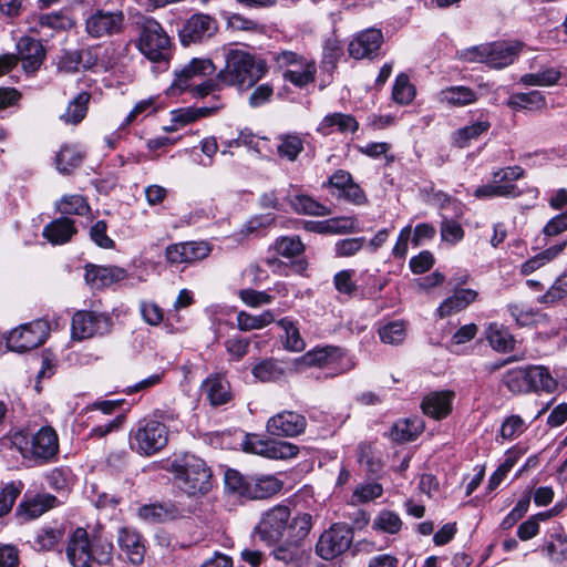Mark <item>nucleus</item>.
Returning <instances> with one entry per match:
<instances>
[{
    "label": "nucleus",
    "mask_w": 567,
    "mask_h": 567,
    "mask_svg": "<svg viewBox=\"0 0 567 567\" xmlns=\"http://www.w3.org/2000/svg\"><path fill=\"white\" fill-rule=\"evenodd\" d=\"M289 518L290 511L287 506H275L264 514L261 520L256 526V533L261 540L274 544L288 530Z\"/></svg>",
    "instance_id": "obj_11"
},
{
    "label": "nucleus",
    "mask_w": 567,
    "mask_h": 567,
    "mask_svg": "<svg viewBox=\"0 0 567 567\" xmlns=\"http://www.w3.org/2000/svg\"><path fill=\"white\" fill-rule=\"evenodd\" d=\"M252 87L254 90L248 97V104L250 107L257 109L271 101L274 95V86L271 84L262 83Z\"/></svg>",
    "instance_id": "obj_62"
},
{
    "label": "nucleus",
    "mask_w": 567,
    "mask_h": 567,
    "mask_svg": "<svg viewBox=\"0 0 567 567\" xmlns=\"http://www.w3.org/2000/svg\"><path fill=\"white\" fill-rule=\"evenodd\" d=\"M487 49V65L502 69L514 62L520 51V45L518 43L495 42L488 43Z\"/></svg>",
    "instance_id": "obj_25"
},
{
    "label": "nucleus",
    "mask_w": 567,
    "mask_h": 567,
    "mask_svg": "<svg viewBox=\"0 0 567 567\" xmlns=\"http://www.w3.org/2000/svg\"><path fill=\"white\" fill-rule=\"evenodd\" d=\"M58 498L51 494H37L20 503L18 513L28 519H33L41 516L47 511L58 506Z\"/></svg>",
    "instance_id": "obj_26"
},
{
    "label": "nucleus",
    "mask_w": 567,
    "mask_h": 567,
    "mask_svg": "<svg viewBox=\"0 0 567 567\" xmlns=\"http://www.w3.org/2000/svg\"><path fill=\"white\" fill-rule=\"evenodd\" d=\"M379 336L384 343L398 344L405 338V327L401 321H393L381 327Z\"/></svg>",
    "instance_id": "obj_57"
},
{
    "label": "nucleus",
    "mask_w": 567,
    "mask_h": 567,
    "mask_svg": "<svg viewBox=\"0 0 567 567\" xmlns=\"http://www.w3.org/2000/svg\"><path fill=\"white\" fill-rule=\"evenodd\" d=\"M224 59L225 65L219 70L218 79L225 87L252 89L269 70L262 58L243 49L226 50Z\"/></svg>",
    "instance_id": "obj_1"
},
{
    "label": "nucleus",
    "mask_w": 567,
    "mask_h": 567,
    "mask_svg": "<svg viewBox=\"0 0 567 567\" xmlns=\"http://www.w3.org/2000/svg\"><path fill=\"white\" fill-rule=\"evenodd\" d=\"M62 538V532L56 528L41 529L34 538V548L40 551L53 549Z\"/></svg>",
    "instance_id": "obj_54"
},
{
    "label": "nucleus",
    "mask_w": 567,
    "mask_h": 567,
    "mask_svg": "<svg viewBox=\"0 0 567 567\" xmlns=\"http://www.w3.org/2000/svg\"><path fill=\"white\" fill-rule=\"evenodd\" d=\"M227 27L236 31L261 32L264 27L257 21L246 18L240 13H231L227 17Z\"/></svg>",
    "instance_id": "obj_61"
},
{
    "label": "nucleus",
    "mask_w": 567,
    "mask_h": 567,
    "mask_svg": "<svg viewBox=\"0 0 567 567\" xmlns=\"http://www.w3.org/2000/svg\"><path fill=\"white\" fill-rule=\"evenodd\" d=\"M111 327V319L103 313L79 311L72 318V336L79 340L107 333Z\"/></svg>",
    "instance_id": "obj_12"
},
{
    "label": "nucleus",
    "mask_w": 567,
    "mask_h": 567,
    "mask_svg": "<svg viewBox=\"0 0 567 567\" xmlns=\"http://www.w3.org/2000/svg\"><path fill=\"white\" fill-rule=\"evenodd\" d=\"M491 347L498 352H509L514 349L515 340L503 324L491 323L486 332Z\"/></svg>",
    "instance_id": "obj_34"
},
{
    "label": "nucleus",
    "mask_w": 567,
    "mask_h": 567,
    "mask_svg": "<svg viewBox=\"0 0 567 567\" xmlns=\"http://www.w3.org/2000/svg\"><path fill=\"white\" fill-rule=\"evenodd\" d=\"M236 320L239 330L251 331L267 327L275 321V316L270 310H266L258 316H252L246 311H239Z\"/></svg>",
    "instance_id": "obj_39"
},
{
    "label": "nucleus",
    "mask_w": 567,
    "mask_h": 567,
    "mask_svg": "<svg viewBox=\"0 0 567 567\" xmlns=\"http://www.w3.org/2000/svg\"><path fill=\"white\" fill-rule=\"evenodd\" d=\"M249 485L250 478L244 477L238 471L229 468L225 472V486L228 491L247 497Z\"/></svg>",
    "instance_id": "obj_53"
},
{
    "label": "nucleus",
    "mask_w": 567,
    "mask_h": 567,
    "mask_svg": "<svg viewBox=\"0 0 567 567\" xmlns=\"http://www.w3.org/2000/svg\"><path fill=\"white\" fill-rule=\"evenodd\" d=\"M358 462L367 473L378 474L383 466L380 455L375 452L373 446L369 443H360L357 450Z\"/></svg>",
    "instance_id": "obj_41"
},
{
    "label": "nucleus",
    "mask_w": 567,
    "mask_h": 567,
    "mask_svg": "<svg viewBox=\"0 0 567 567\" xmlns=\"http://www.w3.org/2000/svg\"><path fill=\"white\" fill-rule=\"evenodd\" d=\"M508 311L519 326L534 323L538 315L532 307L524 303H511L508 305Z\"/></svg>",
    "instance_id": "obj_60"
},
{
    "label": "nucleus",
    "mask_w": 567,
    "mask_h": 567,
    "mask_svg": "<svg viewBox=\"0 0 567 567\" xmlns=\"http://www.w3.org/2000/svg\"><path fill=\"white\" fill-rule=\"evenodd\" d=\"M117 542L120 548L132 564L138 565L143 561L145 555V546L142 542L141 535L137 532L127 527H123L118 532Z\"/></svg>",
    "instance_id": "obj_24"
},
{
    "label": "nucleus",
    "mask_w": 567,
    "mask_h": 567,
    "mask_svg": "<svg viewBox=\"0 0 567 567\" xmlns=\"http://www.w3.org/2000/svg\"><path fill=\"white\" fill-rule=\"evenodd\" d=\"M282 488V483L272 475H265L250 478L247 498L264 499L278 493Z\"/></svg>",
    "instance_id": "obj_29"
},
{
    "label": "nucleus",
    "mask_w": 567,
    "mask_h": 567,
    "mask_svg": "<svg viewBox=\"0 0 567 567\" xmlns=\"http://www.w3.org/2000/svg\"><path fill=\"white\" fill-rule=\"evenodd\" d=\"M440 100L450 105L465 106L477 100V94L467 86H451L440 92Z\"/></svg>",
    "instance_id": "obj_36"
},
{
    "label": "nucleus",
    "mask_w": 567,
    "mask_h": 567,
    "mask_svg": "<svg viewBox=\"0 0 567 567\" xmlns=\"http://www.w3.org/2000/svg\"><path fill=\"white\" fill-rule=\"evenodd\" d=\"M312 526V517L309 514L298 515L288 525L289 537L291 539L301 540L310 532Z\"/></svg>",
    "instance_id": "obj_59"
},
{
    "label": "nucleus",
    "mask_w": 567,
    "mask_h": 567,
    "mask_svg": "<svg viewBox=\"0 0 567 567\" xmlns=\"http://www.w3.org/2000/svg\"><path fill=\"white\" fill-rule=\"evenodd\" d=\"M215 70V64L210 59H193L175 72V80L168 89V94L176 95L187 91L194 84V79L210 75Z\"/></svg>",
    "instance_id": "obj_13"
},
{
    "label": "nucleus",
    "mask_w": 567,
    "mask_h": 567,
    "mask_svg": "<svg viewBox=\"0 0 567 567\" xmlns=\"http://www.w3.org/2000/svg\"><path fill=\"white\" fill-rule=\"evenodd\" d=\"M275 248L279 255L287 258L298 256L305 250L303 244L296 236L277 239Z\"/></svg>",
    "instance_id": "obj_58"
},
{
    "label": "nucleus",
    "mask_w": 567,
    "mask_h": 567,
    "mask_svg": "<svg viewBox=\"0 0 567 567\" xmlns=\"http://www.w3.org/2000/svg\"><path fill=\"white\" fill-rule=\"evenodd\" d=\"M302 363L308 367L327 369L329 377L344 373L354 367V362L346 354L344 350L334 346L316 348L307 352L302 357Z\"/></svg>",
    "instance_id": "obj_7"
},
{
    "label": "nucleus",
    "mask_w": 567,
    "mask_h": 567,
    "mask_svg": "<svg viewBox=\"0 0 567 567\" xmlns=\"http://www.w3.org/2000/svg\"><path fill=\"white\" fill-rule=\"evenodd\" d=\"M127 278V271L116 266L87 265L85 281L92 288L100 289Z\"/></svg>",
    "instance_id": "obj_19"
},
{
    "label": "nucleus",
    "mask_w": 567,
    "mask_h": 567,
    "mask_svg": "<svg viewBox=\"0 0 567 567\" xmlns=\"http://www.w3.org/2000/svg\"><path fill=\"white\" fill-rule=\"evenodd\" d=\"M217 31V22L208 14H193L179 31V38L184 45L200 42L210 38Z\"/></svg>",
    "instance_id": "obj_17"
},
{
    "label": "nucleus",
    "mask_w": 567,
    "mask_h": 567,
    "mask_svg": "<svg viewBox=\"0 0 567 567\" xmlns=\"http://www.w3.org/2000/svg\"><path fill=\"white\" fill-rule=\"evenodd\" d=\"M252 374L261 382H271L279 380L284 375V370L277 361L266 359L252 368Z\"/></svg>",
    "instance_id": "obj_45"
},
{
    "label": "nucleus",
    "mask_w": 567,
    "mask_h": 567,
    "mask_svg": "<svg viewBox=\"0 0 567 567\" xmlns=\"http://www.w3.org/2000/svg\"><path fill=\"white\" fill-rule=\"evenodd\" d=\"M529 392L553 393L557 388V381L544 365H530L527 368Z\"/></svg>",
    "instance_id": "obj_31"
},
{
    "label": "nucleus",
    "mask_w": 567,
    "mask_h": 567,
    "mask_svg": "<svg viewBox=\"0 0 567 567\" xmlns=\"http://www.w3.org/2000/svg\"><path fill=\"white\" fill-rule=\"evenodd\" d=\"M272 554L275 559L288 564L300 559L302 557L303 549L298 540L291 539V542L285 543L274 549Z\"/></svg>",
    "instance_id": "obj_55"
},
{
    "label": "nucleus",
    "mask_w": 567,
    "mask_h": 567,
    "mask_svg": "<svg viewBox=\"0 0 567 567\" xmlns=\"http://www.w3.org/2000/svg\"><path fill=\"white\" fill-rule=\"evenodd\" d=\"M464 237V230L460 223L453 219H444L441 224V238L443 241L456 244Z\"/></svg>",
    "instance_id": "obj_64"
},
{
    "label": "nucleus",
    "mask_w": 567,
    "mask_h": 567,
    "mask_svg": "<svg viewBox=\"0 0 567 567\" xmlns=\"http://www.w3.org/2000/svg\"><path fill=\"white\" fill-rule=\"evenodd\" d=\"M478 293L476 290L460 288L454 293L442 301L436 312L440 318H446L466 309L473 303Z\"/></svg>",
    "instance_id": "obj_21"
},
{
    "label": "nucleus",
    "mask_w": 567,
    "mask_h": 567,
    "mask_svg": "<svg viewBox=\"0 0 567 567\" xmlns=\"http://www.w3.org/2000/svg\"><path fill=\"white\" fill-rule=\"evenodd\" d=\"M522 193L517 189L514 184H497L492 183L482 185L474 190V196L480 199L492 198V197H517Z\"/></svg>",
    "instance_id": "obj_40"
},
{
    "label": "nucleus",
    "mask_w": 567,
    "mask_h": 567,
    "mask_svg": "<svg viewBox=\"0 0 567 567\" xmlns=\"http://www.w3.org/2000/svg\"><path fill=\"white\" fill-rule=\"evenodd\" d=\"M12 444L23 457L44 461L53 457L59 450L58 435L49 426L40 429L31 436L25 432H17L12 436Z\"/></svg>",
    "instance_id": "obj_5"
},
{
    "label": "nucleus",
    "mask_w": 567,
    "mask_h": 567,
    "mask_svg": "<svg viewBox=\"0 0 567 567\" xmlns=\"http://www.w3.org/2000/svg\"><path fill=\"white\" fill-rule=\"evenodd\" d=\"M299 447L287 441H269L266 457L274 460H287L296 457Z\"/></svg>",
    "instance_id": "obj_51"
},
{
    "label": "nucleus",
    "mask_w": 567,
    "mask_h": 567,
    "mask_svg": "<svg viewBox=\"0 0 567 567\" xmlns=\"http://www.w3.org/2000/svg\"><path fill=\"white\" fill-rule=\"evenodd\" d=\"M307 427L306 417L295 411H282L269 417L266 430L270 435L282 437H295L305 432Z\"/></svg>",
    "instance_id": "obj_14"
},
{
    "label": "nucleus",
    "mask_w": 567,
    "mask_h": 567,
    "mask_svg": "<svg viewBox=\"0 0 567 567\" xmlns=\"http://www.w3.org/2000/svg\"><path fill=\"white\" fill-rule=\"evenodd\" d=\"M372 527L389 534H396L402 527L399 515L392 511H381L373 520Z\"/></svg>",
    "instance_id": "obj_48"
},
{
    "label": "nucleus",
    "mask_w": 567,
    "mask_h": 567,
    "mask_svg": "<svg viewBox=\"0 0 567 567\" xmlns=\"http://www.w3.org/2000/svg\"><path fill=\"white\" fill-rule=\"evenodd\" d=\"M203 392L212 405L226 404L231 399L229 382L221 375H213L203 383Z\"/></svg>",
    "instance_id": "obj_28"
},
{
    "label": "nucleus",
    "mask_w": 567,
    "mask_h": 567,
    "mask_svg": "<svg viewBox=\"0 0 567 567\" xmlns=\"http://www.w3.org/2000/svg\"><path fill=\"white\" fill-rule=\"evenodd\" d=\"M212 247L206 241H186L169 245L165 250L169 264H193L209 256Z\"/></svg>",
    "instance_id": "obj_16"
},
{
    "label": "nucleus",
    "mask_w": 567,
    "mask_h": 567,
    "mask_svg": "<svg viewBox=\"0 0 567 567\" xmlns=\"http://www.w3.org/2000/svg\"><path fill=\"white\" fill-rule=\"evenodd\" d=\"M22 489L21 482L8 483L0 492V517L8 514Z\"/></svg>",
    "instance_id": "obj_56"
},
{
    "label": "nucleus",
    "mask_w": 567,
    "mask_h": 567,
    "mask_svg": "<svg viewBox=\"0 0 567 567\" xmlns=\"http://www.w3.org/2000/svg\"><path fill=\"white\" fill-rule=\"evenodd\" d=\"M166 470L172 474L175 486L189 497L203 496L213 487L212 470L193 454L175 457Z\"/></svg>",
    "instance_id": "obj_2"
},
{
    "label": "nucleus",
    "mask_w": 567,
    "mask_h": 567,
    "mask_svg": "<svg viewBox=\"0 0 567 567\" xmlns=\"http://www.w3.org/2000/svg\"><path fill=\"white\" fill-rule=\"evenodd\" d=\"M58 210L63 215L83 216L89 210V205L81 195H66L56 205Z\"/></svg>",
    "instance_id": "obj_47"
},
{
    "label": "nucleus",
    "mask_w": 567,
    "mask_h": 567,
    "mask_svg": "<svg viewBox=\"0 0 567 567\" xmlns=\"http://www.w3.org/2000/svg\"><path fill=\"white\" fill-rule=\"evenodd\" d=\"M76 234L74 221L69 217L54 219L43 229V236L53 245L68 243Z\"/></svg>",
    "instance_id": "obj_27"
},
{
    "label": "nucleus",
    "mask_w": 567,
    "mask_h": 567,
    "mask_svg": "<svg viewBox=\"0 0 567 567\" xmlns=\"http://www.w3.org/2000/svg\"><path fill=\"white\" fill-rule=\"evenodd\" d=\"M65 554L72 567L107 566L113 559V545L91 539L84 528H76L68 537Z\"/></svg>",
    "instance_id": "obj_3"
},
{
    "label": "nucleus",
    "mask_w": 567,
    "mask_h": 567,
    "mask_svg": "<svg viewBox=\"0 0 567 567\" xmlns=\"http://www.w3.org/2000/svg\"><path fill=\"white\" fill-rule=\"evenodd\" d=\"M18 60H21L25 72L32 73L42 64L45 52L40 41L23 37L17 43Z\"/></svg>",
    "instance_id": "obj_20"
},
{
    "label": "nucleus",
    "mask_w": 567,
    "mask_h": 567,
    "mask_svg": "<svg viewBox=\"0 0 567 567\" xmlns=\"http://www.w3.org/2000/svg\"><path fill=\"white\" fill-rule=\"evenodd\" d=\"M352 539L353 533L348 525L334 524L320 536L316 546L317 554L326 560L333 559L350 547Z\"/></svg>",
    "instance_id": "obj_10"
},
{
    "label": "nucleus",
    "mask_w": 567,
    "mask_h": 567,
    "mask_svg": "<svg viewBox=\"0 0 567 567\" xmlns=\"http://www.w3.org/2000/svg\"><path fill=\"white\" fill-rule=\"evenodd\" d=\"M453 398L452 391L432 392L423 399L421 408L424 414L433 419H444L452 410Z\"/></svg>",
    "instance_id": "obj_23"
},
{
    "label": "nucleus",
    "mask_w": 567,
    "mask_h": 567,
    "mask_svg": "<svg viewBox=\"0 0 567 567\" xmlns=\"http://www.w3.org/2000/svg\"><path fill=\"white\" fill-rule=\"evenodd\" d=\"M383 35L378 29H368L358 33L348 45L350 56L355 60L372 58L380 49Z\"/></svg>",
    "instance_id": "obj_18"
},
{
    "label": "nucleus",
    "mask_w": 567,
    "mask_h": 567,
    "mask_svg": "<svg viewBox=\"0 0 567 567\" xmlns=\"http://www.w3.org/2000/svg\"><path fill=\"white\" fill-rule=\"evenodd\" d=\"M567 297V270L564 271L547 289V291L538 297L537 301L547 306H555Z\"/></svg>",
    "instance_id": "obj_44"
},
{
    "label": "nucleus",
    "mask_w": 567,
    "mask_h": 567,
    "mask_svg": "<svg viewBox=\"0 0 567 567\" xmlns=\"http://www.w3.org/2000/svg\"><path fill=\"white\" fill-rule=\"evenodd\" d=\"M91 95L87 92L79 93L69 102L65 113L60 118L66 124L76 125L85 117Z\"/></svg>",
    "instance_id": "obj_35"
},
{
    "label": "nucleus",
    "mask_w": 567,
    "mask_h": 567,
    "mask_svg": "<svg viewBox=\"0 0 567 567\" xmlns=\"http://www.w3.org/2000/svg\"><path fill=\"white\" fill-rule=\"evenodd\" d=\"M275 61L280 68H288L284 79L298 87L315 81L317 68L313 60L299 55L292 51L276 53Z\"/></svg>",
    "instance_id": "obj_8"
},
{
    "label": "nucleus",
    "mask_w": 567,
    "mask_h": 567,
    "mask_svg": "<svg viewBox=\"0 0 567 567\" xmlns=\"http://www.w3.org/2000/svg\"><path fill=\"white\" fill-rule=\"evenodd\" d=\"M491 127L488 121H476L471 125L457 130L453 134V143L460 148L466 147L471 141L477 140L483 133L487 132Z\"/></svg>",
    "instance_id": "obj_38"
},
{
    "label": "nucleus",
    "mask_w": 567,
    "mask_h": 567,
    "mask_svg": "<svg viewBox=\"0 0 567 567\" xmlns=\"http://www.w3.org/2000/svg\"><path fill=\"white\" fill-rule=\"evenodd\" d=\"M278 140L279 143L277 145V152L281 158H286L290 162H293L303 151V141L299 135H280Z\"/></svg>",
    "instance_id": "obj_42"
},
{
    "label": "nucleus",
    "mask_w": 567,
    "mask_h": 567,
    "mask_svg": "<svg viewBox=\"0 0 567 567\" xmlns=\"http://www.w3.org/2000/svg\"><path fill=\"white\" fill-rule=\"evenodd\" d=\"M358 128L359 123L352 115L337 112L326 115L319 123L317 131L328 136L334 132L341 134L354 133Z\"/></svg>",
    "instance_id": "obj_22"
},
{
    "label": "nucleus",
    "mask_w": 567,
    "mask_h": 567,
    "mask_svg": "<svg viewBox=\"0 0 567 567\" xmlns=\"http://www.w3.org/2000/svg\"><path fill=\"white\" fill-rule=\"evenodd\" d=\"M48 336V322L35 320L11 330L7 337V346L11 351L25 352L41 346Z\"/></svg>",
    "instance_id": "obj_9"
},
{
    "label": "nucleus",
    "mask_w": 567,
    "mask_h": 567,
    "mask_svg": "<svg viewBox=\"0 0 567 567\" xmlns=\"http://www.w3.org/2000/svg\"><path fill=\"white\" fill-rule=\"evenodd\" d=\"M422 430L423 425L420 420H402L394 424L392 436L395 441L409 442L415 440Z\"/></svg>",
    "instance_id": "obj_43"
},
{
    "label": "nucleus",
    "mask_w": 567,
    "mask_h": 567,
    "mask_svg": "<svg viewBox=\"0 0 567 567\" xmlns=\"http://www.w3.org/2000/svg\"><path fill=\"white\" fill-rule=\"evenodd\" d=\"M172 512L159 504L145 505L140 508L138 515L148 523H161L171 517Z\"/></svg>",
    "instance_id": "obj_63"
},
{
    "label": "nucleus",
    "mask_w": 567,
    "mask_h": 567,
    "mask_svg": "<svg viewBox=\"0 0 567 567\" xmlns=\"http://www.w3.org/2000/svg\"><path fill=\"white\" fill-rule=\"evenodd\" d=\"M140 51L151 61L167 60L171 54V39L154 19L146 18L141 25Z\"/></svg>",
    "instance_id": "obj_6"
},
{
    "label": "nucleus",
    "mask_w": 567,
    "mask_h": 567,
    "mask_svg": "<svg viewBox=\"0 0 567 567\" xmlns=\"http://www.w3.org/2000/svg\"><path fill=\"white\" fill-rule=\"evenodd\" d=\"M84 158V152L78 145H64L55 157L56 168L60 173L69 174L79 167Z\"/></svg>",
    "instance_id": "obj_33"
},
{
    "label": "nucleus",
    "mask_w": 567,
    "mask_h": 567,
    "mask_svg": "<svg viewBox=\"0 0 567 567\" xmlns=\"http://www.w3.org/2000/svg\"><path fill=\"white\" fill-rule=\"evenodd\" d=\"M168 439L169 431L165 423L155 417H145L131 431L130 445L142 456H153L167 445Z\"/></svg>",
    "instance_id": "obj_4"
},
{
    "label": "nucleus",
    "mask_w": 567,
    "mask_h": 567,
    "mask_svg": "<svg viewBox=\"0 0 567 567\" xmlns=\"http://www.w3.org/2000/svg\"><path fill=\"white\" fill-rule=\"evenodd\" d=\"M278 326L286 333L285 347L287 349L292 351H302L305 349V342L300 337L299 330L290 319L284 318L279 320Z\"/></svg>",
    "instance_id": "obj_50"
},
{
    "label": "nucleus",
    "mask_w": 567,
    "mask_h": 567,
    "mask_svg": "<svg viewBox=\"0 0 567 567\" xmlns=\"http://www.w3.org/2000/svg\"><path fill=\"white\" fill-rule=\"evenodd\" d=\"M124 14L122 11L97 10L85 22L86 32L93 38L113 35L122 31Z\"/></svg>",
    "instance_id": "obj_15"
},
{
    "label": "nucleus",
    "mask_w": 567,
    "mask_h": 567,
    "mask_svg": "<svg viewBox=\"0 0 567 567\" xmlns=\"http://www.w3.org/2000/svg\"><path fill=\"white\" fill-rule=\"evenodd\" d=\"M503 384L513 394L529 393L527 368H514L506 371L502 378Z\"/></svg>",
    "instance_id": "obj_37"
},
{
    "label": "nucleus",
    "mask_w": 567,
    "mask_h": 567,
    "mask_svg": "<svg viewBox=\"0 0 567 567\" xmlns=\"http://www.w3.org/2000/svg\"><path fill=\"white\" fill-rule=\"evenodd\" d=\"M289 204L293 212L297 214L312 215V216H328L330 209L320 204L312 197L303 194L288 195Z\"/></svg>",
    "instance_id": "obj_32"
},
{
    "label": "nucleus",
    "mask_w": 567,
    "mask_h": 567,
    "mask_svg": "<svg viewBox=\"0 0 567 567\" xmlns=\"http://www.w3.org/2000/svg\"><path fill=\"white\" fill-rule=\"evenodd\" d=\"M506 104L516 111H542L547 106L546 97L540 91L536 90L526 93H514L508 97Z\"/></svg>",
    "instance_id": "obj_30"
},
{
    "label": "nucleus",
    "mask_w": 567,
    "mask_h": 567,
    "mask_svg": "<svg viewBox=\"0 0 567 567\" xmlns=\"http://www.w3.org/2000/svg\"><path fill=\"white\" fill-rule=\"evenodd\" d=\"M414 94V87L411 85L408 75L399 74L392 90L393 100L399 104H409Z\"/></svg>",
    "instance_id": "obj_52"
},
{
    "label": "nucleus",
    "mask_w": 567,
    "mask_h": 567,
    "mask_svg": "<svg viewBox=\"0 0 567 567\" xmlns=\"http://www.w3.org/2000/svg\"><path fill=\"white\" fill-rule=\"evenodd\" d=\"M354 183L351 174L347 171L339 169L334 172L323 186L331 188V195L336 198H342L348 192V187Z\"/></svg>",
    "instance_id": "obj_49"
},
{
    "label": "nucleus",
    "mask_w": 567,
    "mask_h": 567,
    "mask_svg": "<svg viewBox=\"0 0 567 567\" xmlns=\"http://www.w3.org/2000/svg\"><path fill=\"white\" fill-rule=\"evenodd\" d=\"M560 72L556 69H547L536 73L524 74L520 82L529 86H550L558 82Z\"/></svg>",
    "instance_id": "obj_46"
}]
</instances>
